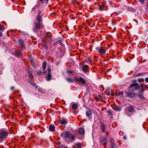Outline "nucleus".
<instances>
[{
	"label": "nucleus",
	"mask_w": 148,
	"mask_h": 148,
	"mask_svg": "<svg viewBox=\"0 0 148 148\" xmlns=\"http://www.w3.org/2000/svg\"><path fill=\"white\" fill-rule=\"evenodd\" d=\"M43 43L44 44V48L46 49H47L48 47L47 46L45 42L44 41H43Z\"/></svg>",
	"instance_id": "bb28decb"
},
{
	"label": "nucleus",
	"mask_w": 148,
	"mask_h": 148,
	"mask_svg": "<svg viewBox=\"0 0 148 148\" xmlns=\"http://www.w3.org/2000/svg\"><path fill=\"white\" fill-rule=\"evenodd\" d=\"M76 145L79 148H81V144L80 143H77Z\"/></svg>",
	"instance_id": "cd10ccee"
},
{
	"label": "nucleus",
	"mask_w": 148,
	"mask_h": 148,
	"mask_svg": "<svg viewBox=\"0 0 148 148\" xmlns=\"http://www.w3.org/2000/svg\"><path fill=\"white\" fill-rule=\"evenodd\" d=\"M86 115L87 116L90 118L92 115V112L90 110L87 111L86 112Z\"/></svg>",
	"instance_id": "ddd939ff"
},
{
	"label": "nucleus",
	"mask_w": 148,
	"mask_h": 148,
	"mask_svg": "<svg viewBox=\"0 0 148 148\" xmlns=\"http://www.w3.org/2000/svg\"><path fill=\"white\" fill-rule=\"evenodd\" d=\"M145 87L146 88H147L148 90V84L145 86Z\"/></svg>",
	"instance_id": "37998d69"
},
{
	"label": "nucleus",
	"mask_w": 148,
	"mask_h": 148,
	"mask_svg": "<svg viewBox=\"0 0 148 148\" xmlns=\"http://www.w3.org/2000/svg\"><path fill=\"white\" fill-rule=\"evenodd\" d=\"M96 49L100 55L104 54L106 52V50L101 47H97Z\"/></svg>",
	"instance_id": "39448f33"
},
{
	"label": "nucleus",
	"mask_w": 148,
	"mask_h": 148,
	"mask_svg": "<svg viewBox=\"0 0 148 148\" xmlns=\"http://www.w3.org/2000/svg\"><path fill=\"white\" fill-rule=\"evenodd\" d=\"M40 1H42L43 0H39Z\"/></svg>",
	"instance_id": "09e8293b"
},
{
	"label": "nucleus",
	"mask_w": 148,
	"mask_h": 148,
	"mask_svg": "<svg viewBox=\"0 0 148 148\" xmlns=\"http://www.w3.org/2000/svg\"><path fill=\"white\" fill-rule=\"evenodd\" d=\"M128 110L130 112H134V109L132 106H130L128 108Z\"/></svg>",
	"instance_id": "2eb2a0df"
},
{
	"label": "nucleus",
	"mask_w": 148,
	"mask_h": 148,
	"mask_svg": "<svg viewBox=\"0 0 148 148\" xmlns=\"http://www.w3.org/2000/svg\"><path fill=\"white\" fill-rule=\"evenodd\" d=\"M99 140L100 144L101 145H105L106 144L107 139L106 137H102L100 138Z\"/></svg>",
	"instance_id": "20e7f679"
},
{
	"label": "nucleus",
	"mask_w": 148,
	"mask_h": 148,
	"mask_svg": "<svg viewBox=\"0 0 148 148\" xmlns=\"http://www.w3.org/2000/svg\"><path fill=\"white\" fill-rule=\"evenodd\" d=\"M107 112L109 114H112V112L110 110H108Z\"/></svg>",
	"instance_id": "c9c22d12"
},
{
	"label": "nucleus",
	"mask_w": 148,
	"mask_h": 148,
	"mask_svg": "<svg viewBox=\"0 0 148 148\" xmlns=\"http://www.w3.org/2000/svg\"><path fill=\"white\" fill-rule=\"evenodd\" d=\"M14 88V87H11V89L12 90H13Z\"/></svg>",
	"instance_id": "de8ad7c7"
},
{
	"label": "nucleus",
	"mask_w": 148,
	"mask_h": 148,
	"mask_svg": "<svg viewBox=\"0 0 148 148\" xmlns=\"http://www.w3.org/2000/svg\"><path fill=\"white\" fill-rule=\"evenodd\" d=\"M28 73L29 77L31 79H32L33 78V76L32 75L31 72L30 71H28Z\"/></svg>",
	"instance_id": "412c9836"
},
{
	"label": "nucleus",
	"mask_w": 148,
	"mask_h": 148,
	"mask_svg": "<svg viewBox=\"0 0 148 148\" xmlns=\"http://www.w3.org/2000/svg\"><path fill=\"white\" fill-rule=\"evenodd\" d=\"M36 7L35 6H34L32 9V11H34L35 10L36 8Z\"/></svg>",
	"instance_id": "4c0bfd02"
},
{
	"label": "nucleus",
	"mask_w": 148,
	"mask_h": 148,
	"mask_svg": "<svg viewBox=\"0 0 148 148\" xmlns=\"http://www.w3.org/2000/svg\"><path fill=\"white\" fill-rule=\"evenodd\" d=\"M80 77L75 78V82H79Z\"/></svg>",
	"instance_id": "7c9ffc66"
},
{
	"label": "nucleus",
	"mask_w": 148,
	"mask_h": 148,
	"mask_svg": "<svg viewBox=\"0 0 148 148\" xmlns=\"http://www.w3.org/2000/svg\"><path fill=\"white\" fill-rule=\"evenodd\" d=\"M131 88H133L135 90H138L139 88L138 84L137 83H134L131 84L130 86Z\"/></svg>",
	"instance_id": "0eeeda50"
},
{
	"label": "nucleus",
	"mask_w": 148,
	"mask_h": 148,
	"mask_svg": "<svg viewBox=\"0 0 148 148\" xmlns=\"http://www.w3.org/2000/svg\"><path fill=\"white\" fill-rule=\"evenodd\" d=\"M66 79L68 82L70 83H72L74 81V80L71 78H66Z\"/></svg>",
	"instance_id": "b1692460"
},
{
	"label": "nucleus",
	"mask_w": 148,
	"mask_h": 148,
	"mask_svg": "<svg viewBox=\"0 0 148 148\" xmlns=\"http://www.w3.org/2000/svg\"><path fill=\"white\" fill-rule=\"evenodd\" d=\"M125 92L127 94V96L129 97H133L135 96V94L132 92H127L126 91Z\"/></svg>",
	"instance_id": "9d476101"
},
{
	"label": "nucleus",
	"mask_w": 148,
	"mask_h": 148,
	"mask_svg": "<svg viewBox=\"0 0 148 148\" xmlns=\"http://www.w3.org/2000/svg\"><path fill=\"white\" fill-rule=\"evenodd\" d=\"M139 1L142 4H143L144 3V0H139Z\"/></svg>",
	"instance_id": "f704fd0d"
},
{
	"label": "nucleus",
	"mask_w": 148,
	"mask_h": 148,
	"mask_svg": "<svg viewBox=\"0 0 148 148\" xmlns=\"http://www.w3.org/2000/svg\"><path fill=\"white\" fill-rule=\"evenodd\" d=\"M41 17L39 14L36 17V21L34 23V27L33 29L34 32H36L40 27V25L42 22Z\"/></svg>",
	"instance_id": "f257e3e1"
},
{
	"label": "nucleus",
	"mask_w": 148,
	"mask_h": 148,
	"mask_svg": "<svg viewBox=\"0 0 148 148\" xmlns=\"http://www.w3.org/2000/svg\"><path fill=\"white\" fill-rule=\"evenodd\" d=\"M78 107V105L77 104H74L72 106V108L73 109H76Z\"/></svg>",
	"instance_id": "393cba45"
},
{
	"label": "nucleus",
	"mask_w": 148,
	"mask_h": 148,
	"mask_svg": "<svg viewBox=\"0 0 148 148\" xmlns=\"http://www.w3.org/2000/svg\"><path fill=\"white\" fill-rule=\"evenodd\" d=\"M2 30V28L1 26H0V31H1Z\"/></svg>",
	"instance_id": "c03bdc74"
},
{
	"label": "nucleus",
	"mask_w": 148,
	"mask_h": 148,
	"mask_svg": "<svg viewBox=\"0 0 148 148\" xmlns=\"http://www.w3.org/2000/svg\"><path fill=\"white\" fill-rule=\"evenodd\" d=\"M31 63H32V65L34 67H35V63L34 61H32Z\"/></svg>",
	"instance_id": "2f4dec72"
},
{
	"label": "nucleus",
	"mask_w": 148,
	"mask_h": 148,
	"mask_svg": "<svg viewBox=\"0 0 148 148\" xmlns=\"http://www.w3.org/2000/svg\"><path fill=\"white\" fill-rule=\"evenodd\" d=\"M48 71V75L47 77V79L48 81H49L51 79L52 76L51 75V67L49 66L47 68Z\"/></svg>",
	"instance_id": "423d86ee"
},
{
	"label": "nucleus",
	"mask_w": 148,
	"mask_h": 148,
	"mask_svg": "<svg viewBox=\"0 0 148 148\" xmlns=\"http://www.w3.org/2000/svg\"><path fill=\"white\" fill-rule=\"evenodd\" d=\"M144 90L143 89H142L139 91V92L143 93Z\"/></svg>",
	"instance_id": "e433bc0d"
},
{
	"label": "nucleus",
	"mask_w": 148,
	"mask_h": 148,
	"mask_svg": "<svg viewBox=\"0 0 148 148\" xmlns=\"http://www.w3.org/2000/svg\"><path fill=\"white\" fill-rule=\"evenodd\" d=\"M18 42L21 46L23 45V40L21 39H19L18 40Z\"/></svg>",
	"instance_id": "a878e982"
},
{
	"label": "nucleus",
	"mask_w": 148,
	"mask_h": 148,
	"mask_svg": "<svg viewBox=\"0 0 148 148\" xmlns=\"http://www.w3.org/2000/svg\"><path fill=\"white\" fill-rule=\"evenodd\" d=\"M66 122L67 121L66 120L64 119L61 120L59 121V123L60 124H65Z\"/></svg>",
	"instance_id": "4be33fe9"
},
{
	"label": "nucleus",
	"mask_w": 148,
	"mask_h": 148,
	"mask_svg": "<svg viewBox=\"0 0 148 148\" xmlns=\"http://www.w3.org/2000/svg\"><path fill=\"white\" fill-rule=\"evenodd\" d=\"M42 73L45 74V73H44V71H43V72H42L41 71H38L37 73V74L38 75H40Z\"/></svg>",
	"instance_id": "c85d7f7f"
},
{
	"label": "nucleus",
	"mask_w": 148,
	"mask_h": 148,
	"mask_svg": "<svg viewBox=\"0 0 148 148\" xmlns=\"http://www.w3.org/2000/svg\"><path fill=\"white\" fill-rule=\"evenodd\" d=\"M111 143L112 148L116 147V144L115 141L112 138H111Z\"/></svg>",
	"instance_id": "6e6552de"
},
{
	"label": "nucleus",
	"mask_w": 148,
	"mask_h": 148,
	"mask_svg": "<svg viewBox=\"0 0 148 148\" xmlns=\"http://www.w3.org/2000/svg\"><path fill=\"white\" fill-rule=\"evenodd\" d=\"M13 54L16 56L19 57L21 54V51H18L16 53H13Z\"/></svg>",
	"instance_id": "4468645a"
},
{
	"label": "nucleus",
	"mask_w": 148,
	"mask_h": 148,
	"mask_svg": "<svg viewBox=\"0 0 148 148\" xmlns=\"http://www.w3.org/2000/svg\"><path fill=\"white\" fill-rule=\"evenodd\" d=\"M47 37H49V38H51V36H49L48 35L47 36Z\"/></svg>",
	"instance_id": "49530a36"
},
{
	"label": "nucleus",
	"mask_w": 148,
	"mask_h": 148,
	"mask_svg": "<svg viewBox=\"0 0 148 148\" xmlns=\"http://www.w3.org/2000/svg\"><path fill=\"white\" fill-rule=\"evenodd\" d=\"M47 63L46 61H44L42 63V68L44 71V73H46L45 69L46 67Z\"/></svg>",
	"instance_id": "f8f14e48"
},
{
	"label": "nucleus",
	"mask_w": 148,
	"mask_h": 148,
	"mask_svg": "<svg viewBox=\"0 0 148 148\" xmlns=\"http://www.w3.org/2000/svg\"><path fill=\"white\" fill-rule=\"evenodd\" d=\"M69 139L71 141H73L75 140V137L72 134H71Z\"/></svg>",
	"instance_id": "6ab92c4d"
},
{
	"label": "nucleus",
	"mask_w": 148,
	"mask_h": 148,
	"mask_svg": "<svg viewBox=\"0 0 148 148\" xmlns=\"http://www.w3.org/2000/svg\"><path fill=\"white\" fill-rule=\"evenodd\" d=\"M123 94V92H120L119 93H118V94L119 95H122Z\"/></svg>",
	"instance_id": "58836bf2"
},
{
	"label": "nucleus",
	"mask_w": 148,
	"mask_h": 148,
	"mask_svg": "<svg viewBox=\"0 0 148 148\" xmlns=\"http://www.w3.org/2000/svg\"><path fill=\"white\" fill-rule=\"evenodd\" d=\"M113 109L116 111H120L121 109L120 107H118L114 105L112 106Z\"/></svg>",
	"instance_id": "dca6fc26"
},
{
	"label": "nucleus",
	"mask_w": 148,
	"mask_h": 148,
	"mask_svg": "<svg viewBox=\"0 0 148 148\" xmlns=\"http://www.w3.org/2000/svg\"><path fill=\"white\" fill-rule=\"evenodd\" d=\"M144 79L143 78L139 79H138V81L140 82H143L144 81Z\"/></svg>",
	"instance_id": "c756f323"
},
{
	"label": "nucleus",
	"mask_w": 148,
	"mask_h": 148,
	"mask_svg": "<svg viewBox=\"0 0 148 148\" xmlns=\"http://www.w3.org/2000/svg\"><path fill=\"white\" fill-rule=\"evenodd\" d=\"M145 80L146 82L148 83V77H147L145 78Z\"/></svg>",
	"instance_id": "a19ab883"
},
{
	"label": "nucleus",
	"mask_w": 148,
	"mask_h": 148,
	"mask_svg": "<svg viewBox=\"0 0 148 148\" xmlns=\"http://www.w3.org/2000/svg\"><path fill=\"white\" fill-rule=\"evenodd\" d=\"M8 135V133L5 131L1 132L0 133V143L5 139Z\"/></svg>",
	"instance_id": "f03ea898"
},
{
	"label": "nucleus",
	"mask_w": 148,
	"mask_h": 148,
	"mask_svg": "<svg viewBox=\"0 0 148 148\" xmlns=\"http://www.w3.org/2000/svg\"><path fill=\"white\" fill-rule=\"evenodd\" d=\"M143 93H142L140 92H139V93L138 94V96L139 97H140V99H144V97L143 95Z\"/></svg>",
	"instance_id": "aec40b11"
},
{
	"label": "nucleus",
	"mask_w": 148,
	"mask_h": 148,
	"mask_svg": "<svg viewBox=\"0 0 148 148\" xmlns=\"http://www.w3.org/2000/svg\"><path fill=\"white\" fill-rule=\"evenodd\" d=\"M67 72L69 74H71L73 73V72L72 71H70V70H68L67 71Z\"/></svg>",
	"instance_id": "473e14b6"
},
{
	"label": "nucleus",
	"mask_w": 148,
	"mask_h": 148,
	"mask_svg": "<svg viewBox=\"0 0 148 148\" xmlns=\"http://www.w3.org/2000/svg\"><path fill=\"white\" fill-rule=\"evenodd\" d=\"M38 90L39 92H40L42 93H44V91H43L41 89L38 88Z\"/></svg>",
	"instance_id": "72a5a7b5"
},
{
	"label": "nucleus",
	"mask_w": 148,
	"mask_h": 148,
	"mask_svg": "<svg viewBox=\"0 0 148 148\" xmlns=\"http://www.w3.org/2000/svg\"><path fill=\"white\" fill-rule=\"evenodd\" d=\"M101 129L103 132H105V127L103 124H101Z\"/></svg>",
	"instance_id": "a211bd4d"
},
{
	"label": "nucleus",
	"mask_w": 148,
	"mask_h": 148,
	"mask_svg": "<svg viewBox=\"0 0 148 148\" xmlns=\"http://www.w3.org/2000/svg\"><path fill=\"white\" fill-rule=\"evenodd\" d=\"M123 138L124 139H127V137H126V136L124 135L123 137Z\"/></svg>",
	"instance_id": "79ce46f5"
},
{
	"label": "nucleus",
	"mask_w": 148,
	"mask_h": 148,
	"mask_svg": "<svg viewBox=\"0 0 148 148\" xmlns=\"http://www.w3.org/2000/svg\"><path fill=\"white\" fill-rule=\"evenodd\" d=\"M103 7H104V5H101V6H100V10H102L103 8Z\"/></svg>",
	"instance_id": "ea45409f"
},
{
	"label": "nucleus",
	"mask_w": 148,
	"mask_h": 148,
	"mask_svg": "<svg viewBox=\"0 0 148 148\" xmlns=\"http://www.w3.org/2000/svg\"><path fill=\"white\" fill-rule=\"evenodd\" d=\"M78 132L80 134H84L85 133V130L83 128H80L78 130Z\"/></svg>",
	"instance_id": "9b49d317"
},
{
	"label": "nucleus",
	"mask_w": 148,
	"mask_h": 148,
	"mask_svg": "<svg viewBox=\"0 0 148 148\" xmlns=\"http://www.w3.org/2000/svg\"><path fill=\"white\" fill-rule=\"evenodd\" d=\"M2 33L1 32H0V37H1V36H2Z\"/></svg>",
	"instance_id": "a18cd8bd"
},
{
	"label": "nucleus",
	"mask_w": 148,
	"mask_h": 148,
	"mask_svg": "<svg viewBox=\"0 0 148 148\" xmlns=\"http://www.w3.org/2000/svg\"><path fill=\"white\" fill-rule=\"evenodd\" d=\"M49 130L51 132H53L55 130V126L52 125H51L49 126Z\"/></svg>",
	"instance_id": "f3484780"
},
{
	"label": "nucleus",
	"mask_w": 148,
	"mask_h": 148,
	"mask_svg": "<svg viewBox=\"0 0 148 148\" xmlns=\"http://www.w3.org/2000/svg\"><path fill=\"white\" fill-rule=\"evenodd\" d=\"M88 69V65H83L82 67V70L85 72H87Z\"/></svg>",
	"instance_id": "1a4fd4ad"
},
{
	"label": "nucleus",
	"mask_w": 148,
	"mask_h": 148,
	"mask_svg": "<svg viewBox=\"0 0 148 148\" xmlns=\"http://www.w3.org/2000/svg\"><path fill=\"white\" fill-rule=\"evenodd\" d=\"M70 135L71 134L69 132L66 131L65 132L61 134L60 135V136L62 137L64 136L65 139L67 140L69 139Z\"/></svg>",
	"instance_id": "7ed1b4c3"
},
{
	"label": "nucleus",
	"mask_w": 148,
	"mask_h": 148,
	"mask_svg": "<svg viewBox=\"0 0 148 148\" xmlns=\"http://www.w3.org/2000/svg\"><path fill=\"white\" fill-rule=\"evenodd\" d=\"M79 82L83 84H84L85 83V80L82 78L81 77H80Z\"/></svg>",
	"instance_id": "5701e85b"
},
{
	"label": "nucleus",
	"mask_w": 148,
	"mask_h": 148,
	"mask_svg": "<svg viewBox=\"0 0 148 148\" xmlns=\"http://www.w3.org/2000/svg\"><path fill=\"white\" fill-rule=\"evenodd\" d=\"M48 1H49V0H47V2H48Z\"/></svg>",
	"instance_id": "8fccbe9b"
}]
</instances>
